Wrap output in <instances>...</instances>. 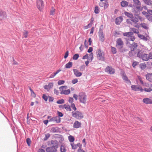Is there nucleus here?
Wrapping results in <instances>:
<instances>
[{
	"label": "nucleus",
	"instance_id": "f257e3e1",
	"mask_svg": "<svg viewBox=\"0 0 152 152\" xmlns=\"http://www.w3.org/2000/svg\"><path fill=\"white\" fill-rule=\"evenodd\" d=\"M124 42L121 38L117 39L116 42V46L119 51L121 53H124L126 50V49L123 48Z\"/></svg>",
	"mask_w": 152,
	"mask_h": 152
},
{
	"label": "nucleus",
	"instance_id": "f03ea898",
	"mask_svg": "<svg viewBox=\"0 0 152 152\" xmlns=\"http://www.w3.org/2000/svg\"><path fill=\"white\" fill-rule=\"evenodd\" d=\"M137 56L145 61L148 60V54L145 53L143 50H138L137 53Z\"/></svg>",
	"mask_w": 152,
	"mask_h": 152
},
{
	"label": "nucleus",
	"instance_id": "7ed1b4c3",
	"mask_svg": "<svg viewBox=\"0 0 152 152\" xmlns=\"http://www.w3.org/2000/svg\"><path fill=\"white\" fill-rule=\"evenodd\" d=\"M78 99L80 102L85 104L87 101V96L85 93L80 92L78 95Z\"/></svg>",
	"mask_w": 152,
	"mask_h": 152
},
{
	"label": "nucleus",
	"instance_id": "20e7f679",
	"mask_svg": "<svg viewBox=\"0 0 152 152\" xmlns=\"http://www.w3.org/2000/svg\"><path fill=\"white\" fill-rule=\"evenodd\" d=\"M72 116L78 119H80L83 117V114L80 111H77L72 112Z\"/></svg>",
	"mask_w": 152,
	"mask_h": 152
},
{
	"label": "nucleus",
	"instance_id": "39448f33",
	"mask_svg": "<svg viewBox=\"0 0 152 152\" xmlns=\"http://www.w3.org/2000/svg\"><path fill=\"white\" fill-rule=\"evenodd\" d=\"M124 13L126 16L131 18V20L133 22L137 23L138 22L139 20L136 18V17H134L132 13L126 12H124Z\"/></svg>",
	"mask_w": 152,
	"mask_h": 152
},
{
	"label": "nucleus",
	"instance_id": "423d86ee",
	"mask_svg": "<svg viewBox=\"0 0 152 152\" xmlns=\"http://www.w3.org/2000/svg\"><path fill=\"white\" fill-rule=\"evenodd\" d=\"M96 55L99 59L101 61H104L105 59L104 56V53L100 49L97 50L96 52Z\"/></svg>",
	"mask_w": 152,
	"mask_h": 152
},
{
	"label": "nucleus",
	"instance_id": "0eeeda50",
	"mask_svg": "<svg viewBox=\"0 0 152 152\" xmlns=\"http://www.w3.org/2000/svg\"><path fill=\"white\" fill-rule=\"evenodd\" d=\"M132 90L134 91H140L141 92H142L143 91V90L140 86H137L136 85H132L131 86Z\"/></svg>",
	"mask_w": 152,
	"mask_h": 152
},
{
	"label": "nucleus",
	"instance_id": "6e6552de",
	"mask_svg": "<svg viewBox=\"0 0 152 152\" xmlns=\"http://www.w3.org/2000/svg\"><path fill=\"white\" fill-rule=\"evenodd\" d=\"M105 72L111 75L115 73V70L111 66H107L105 69Z\"/></svg>",
	"mask_w": 152,
	"mask_h": 152
},
{
	"label": "nucleus",
	"instance_id": "1a4fd4ad",
	"mask_svg": "<svg viewBox=\"0 0 152 152\" xmlns=\"http://www.w3.org/2000/svg\"><path fill=\"white\" fill-rule=\"evenodd\" d=\"M99 36L100 40L102 42L104 40V37L103 34V30L100 29L99 31Z\"/></svg>",
	"mask_w": 152,
	"mask_h": 152
},
{
	"label": "nucleus",
	"instance_id": "9d476101",
	"mask_svg": "<svg viewBox=\"0 0 152 152\" xmlns=\"http://www.w3.org/2000/svg\"><path fill=\"white\" fill-rule=\"evenodd\" d=\"M138 37L141 39H143V40L146 41L148 40H149L150 39V37L149 36L147 35V34L145 35V36H144L142 35L138 34Z\"/></svg>",
	"mask_w": 152,
	"mask_h": 152
},
{
	"label": "nucleus",
	"instance_id": "9b49d317",
	"mask_svg": "<svg viewBox=\"0 0 152 152\" xmlns=\"http://www.w3.org/2000/svg\"><path fill=\"white\" fill-rule=\"evenodd\" d=\"M37 6L38 8L41 10L42 8L43 7V1L40 0H37Z\"/></svg>",
	"mask_w": 152,
	"mask_h": 152
},
{
	"label": "nucleus",
	"instance_id": "f8f14e48",
	"mask_svg": "<svg viewBox=\"0 0 152 152\" xmlns=\"http://www.w3.org/2000/svg\"><path fill=\"white\" fill-rule=\"evenodd\" d=\"M121 76L123 79L128 84L130 85L131 83L130 80L128 79V77L126 75L125 73H124L121 75Z\"/></svg>",
	"mask_w": 152,
	"mask_h": 152
},
{
	"label": "nucleus",
	"instance_id": "ddd939ff",
	"mask_svg": "<svg viewBox=\"0 0 152 152\" xmlns=\"http://www.w3.org/2000/svg\"><path fill=\"white\" fill-rule=\"evenodd\" d=\"M73 71L74 75L76 77H80L82 75V73L79 72L77 69H74Z\"/></svg>",
	"mask_w": 152,
	"mask_h": 152
},
{
	"label": "nucleus",
	"instance_id": "4468645a",
	"mask_svg": "<svg viewBox=\"0 0 152 152\" xmlns=\"http://www.w3.org/2000/svg\"><path fill=\"white\" fill-rule=\"evenodd\" d=\"M123 20V18L122 16L118 17L115 19V23L116 24L119 25Z\"/></svg>",
	"mask_w": 152,
	"mask_h": 152
},
{
	"label": "nucleus",
	"instance_id": "2eb2a0df",
	"mask_svg": "<svg viewBox=\"0 0 152 152\" xmlns=\"http://www.w3.org/2000/svg\"><path fill=\"white\" fill-rule=\"evenodd\" d=\"M145 77L147 80L150 82H152V74L148 73L146 75Z\"/></svg>",
	"mask_w": 152,
	"mask_h": 152
},
{
	"label": "nucleus",
	"instance_id": "dca6fc26",
	"mask_svg": "<svg viewBox=\"0 0 152 152\" xmlns=\"http://www.w3.org/2000/svg\"><path fill=\"white\" fill-rule=\"evenodd\" d=\"M61 129L57 127H54L51 128L50 132H60Z\"/></svg>",
	"mask_w": 152,
	"mask_h": 152
},
{
	"label": "nucleus",
	"instance_id": "f3484780",
	"mask_svg": "<svg viewBox=\"0 0 152 152\" xmlns=\"http://www.w3.org/2000/svg\"><path fill=\"white\" fill-rule=\"evenodd\" d=\"M53 83H50L48 85H46L44 86V88L47 90H49L50 88H52L53 86Z\"/></svg>",
	"mask_w": 152,
	"mask_h": 152
},
{
	"label": "nucleus",
	"instance_id": "a211bd4d",
	"mask_svg": "<svg viewBox=\"0 0 152 152\" xmlns=\"http://www.w3.org/2000/svg\"><path fill=\"white\" fill-rule=\"evenodd\" d=\"M143 102L146 104H151L152 103V100L148 98H145L143 99Z\"/></svg>",
	"mask_w": 152,
	"mask_h": 152
},
{
	"label": "nucleus",
	"instance_id": "6ab92c4d",
	"mask_svg": "<svg viewBox=\"0 0 152 152\" xmlns=\"http://www.w3.org/2000/svg\"><path fill=\"white\" fill-rule=\"evenodd\" d=\"M46 151L47 152H55L56 151L55 148L53 147H50L46 148Z\"/></svg>",
	"mask_w": 152,
	"mask_h": 152
},
{
	"label": "nucleus",
	"instance_id": "aec40b11",
	"mask_svg": "<svg viewBox=\"0 0 152 152\" xmlns=\"http://www.w3.org/2000/svg\"><path fill=\"white\" fill-rule=\"evenodd\" d=\"M137 47V43L135 42H133L131 45L130 46L131 50L132 51H134V50L136 49Z\"/></svg>",
	"mask_w": 152,
	"mask_h": 152
},
{
	"label": "nucleus",
	"instance_id": "412c9836",
	"mask_svg": "<svg viewBox=\"0 0 152 152\" xmlns=\"http://www.w3.org/2000/svg\"><path fill=\"white\" fill-rule=\"evenodd\" d=\"M81 123L76 121L74 123V127L75 128H78L81 126Z\"/></svg>",
	"mask_w": 152,
	"mask_h": 152
},
{
	"label": "nucleus",
	"instance_id": "4be33fe9",
	"mask_svg": "<svg viewBox=\"0 0 152 152\" xmlns=\"http://www.w3.org/2000/svg\"><path fill=\"white\" fill-rule=\"evenodd\" d=\"M128 2L125 1H122L121 3V6L124 7H126L128 6Z\"/></svg>",
	"mask_w": 152,
	"mask_h": 152
},
{
	"label": "nucleus",
	"instance_id": "5701e85b",
	"mask_svg": "<svg viewBox=\"0 0 152 152\" xmlns=\"http://www.w3.org/2000/svg\"><path fill=\"white\" fill-rule=\"evenodd\" d=\"M70 93V91L69 89H68L67 90H65V91H62L60 92V94H65L68 95Z\"/></svg>",
	"mask_w": 152,
	"mask_h": 152
},
{
	"label": "nucleus",
	"instance_id": "b1692460",
	"mask_svg": "<svg viewBox=\"0 0 152 152\" xmlns=\"http://www.w3.org/2000/svg\"><path fill=\"white\" fill-rule=\"evenodd\" d=\"M144 3L147 5L151 6L152 5V1L151 0H142Z\"/></svg>",
	"mask_w": 152,
	"mask_h": 152
},
{
	"label": "nucleus",
	"instance_id": "393cba45",
	"mask_svg": "<svg viewBox=\"0 0 152 152\" xmlns=\"http://www.w3.org/2000/svg\"><path fill=\"white\" fill-rule=\"evenodd\" d=\"M63 107L67 111H71L72 110L70 106L68 105L64 104L63 105Z\"/></svg>",
	"mask_w": 152,
	"mask_h": 152
},
{
	"label": "nucleus",
	"instance_id": "a878e982",
	"mask_svg": "<svg viewBox=\"0 0 152 152\" xmlns=\"http://www.w3.org/2000/svg\"><path fill=\"white\" fill-rule=\"evenodd\" d=\"M72 66V62H69L66 64L65 65V67L66 68L69 69L71 68Z\"/></svg>",
	"mask_w": 152,
	"mask_h": 152
},
{
	"label": "nucleus",
	"instance_id": "bb28decb",
	"mask_svg": "<svg viewBox=\"0 0 152 152\" xmlns=\"http://www.w3.org/2000/svg\"><path fill=\"white\" fill-rule=\"evenodd\" d=\"M133 34V33L132 32H125L123 33V35L124 36L128 37H129L131 35Z\"/></svg>",
	"mask_w": 152,
	"mask_h": 152
},
{
	"label": "nucleus",
	"instance_id": "cd10ccee",
	"mask_svg": "<svg viewBox=\"0 0 152 152\" xmlns=\"http://www.w3.org/2000/svg\"><path fill=\"white\" fill-rule=\"evenodd\" d=\"M61 118L58 116H56L55 117V122L57 123H59L60 122Z\"/></svg>",
	"mask_w": 152,
	"mask_h": 152
},
{
	"label": "nucleus",
	"instance_id": "c85d7f7f",
	"mask_svg": "<svg viewBox=\"0 0 152 152\" xmlns=\"http://www.w3.org/2000/svg\"><path fill=\"white\" fill-rule=\"evenodd\" d=\"M133 2L136 5V6L137 5H141V3L139 0H133Z\"/></svg>",
	"mask_w": 152,
	"mask_h": 152
},
{
	"label": "nucleus",
	"instance_id": "c756f323",
	"mask_svg": "<svg viewBox=\"0 0 152 152\" xmlns=\"http://www.w3.org/2000/svg\"><path fill=\"white\" fill-rule=\"evenodd\" d=\"M140 66L141 69L144 70L146 68V65L145 63H142L140 64Z\"/></svg>",
	"mask_w": 152,
	"mask_h": 152
},
{
	"label": "nucleus",
	"instance_id": "7c9ffc66",
	"mask_svg": "<svg viewBox=\"0 0 152 152\" xmlns=\"http://www.w3.org/2000/svg\"><path fill=\"white\" fill-rule=\"evenodd\" d=\"M130 31H132L134 33L137 34L139 33L138 30L134 28H130Z\"/></svg>",
	"mask_w": 152,
	"mask_h": 152
},
{
	"label": "nucleus",
	"instance_id": "2f4dec72",
	"mask_svg": "<svg viewBox=\"0 0 152 152\" xmlns=\"http://www.w3.org/2000/svg\"><path fill=\"white\" fill-rule=\"evenodd\" d=\"M55 13V10L53 7H52L50 11V15H53Z\"/></svg>",
	"mask_w": 152,
	"mask_h": 152
},
{
	"label": "nucleus",
	"instance_id": "473e14b6",
	"mask_svg": "<svg viewBox=\"0 0 152 152\" xmlns=\"http://www.w3.org/2000/svg\"><path fill=\"white\" fill-rule=\"evenodd\" d=\"M68 139L70 142H73L75 140V138L74 137L71 135H70L68 137Z\"/></svg>",
	"mask_w": 152,
	"mask_h": 152
},
{
	"label": "nucleus",
	"instance_id": "72a5a7b5",
	"mask_svg": "<svg viewBox=\"0 0 152 152\" xmlns=\"http://www.w3.org/2000/svg\"><path fill=\"white\" fill-rule=\"evenodd\" d=\"M67 88V86H62L59 88V89L61 92L65 91Z\"/></svg>",
	"mask_w": 152,
	"mask_h": 152
},
{
	"label": "nucleus",
	"instance_id": "f704fd0d",
	"mask_svg": "<svg viewBox=\"0 0 152 152\" xmlns=\"http://www.w3.org/2000/svg\"><path fill=\"white\" fill-rule=\"evenodd\" d=\"M139 64V62L135 61H133L132 62V66L134 68H135V66Z\"/></svg>",
	"mask_w": 152,
	"mask_h": 152
},
{
	"label": "nucleus",
	"instance_id": "c9c22d12",
	"mask_svg": "<svg viewBox=\"0 0 152 152\" xmlns=\"http://www.w3.org/2000/svg\"><path fill=\"white\" fill-rule=\"evenodd\" d=\"M134 51H131L129 52V55L130 57H132L134 55L135 53L134 52Z\"/></svg>",
	"mask_w": 152,
	"mask_h": 152
},
{
	"label": "nucleus",
	"instance_id": "e433bc0d",
	"mask_svg": "<svg viewBox=\"0 0 152 152\" xmlns=\"http://www.w3.org/2000/svg\"><path fill=\"white\" fill-rule=\"evenodd\" d=\"M100 11L99 9V7L96 6L95 7L94 9V12L96 14H98L99 13Z\"/></svg>",
	"mask_w": 152,
	"mask_h": 152
},
{
	"label": "nucleus",
	"instance_id": "4c0bfd02",
	"mask_svg": "<svg viewBox=\"0 0 152 152\" xmlns=\"http://www.w3.org/2000/svg\"><path fill=\"white\" fill-rule=\"evenodd\" d=\"M78 144H80V143L77 144V145H75L74 143H72L71 144V145L72 146V148L73 149H76L77 147V145Z\"/></svg>",
	"mask_w": 152,
	"mask_h": 152
},
{
	"label": "nucleus",
	"instance_id": "58836bf2",
	"mask_svg": "<svg viewBox=\"0 0 152 152\" xmlns=\"http://www.w3.org/2000/svg\"><path fill=\"white\" fill-rule=\"evenodd\" d=\"M60 151L61 152H65L66 150L65 149V147L63 145H61L60 148Z\"/></svg>",
	"mask_w": 152,
	"mask_h": 152
},
{
	"label": "nucleus",
	"instance_id": "ea45409f",
	"mask_svg": "<svg viewBox=\"0 0 152 152\" xmlns=\"http://www.w3.org/2000/svg\"><path fill=\"white\" fill-rule=\"evenodd\" d=\"M26 142L28 146H30L31 142L30 139L29 138H27L26 140Z\"/></svg>",
	"mask_w": 152,
	"mask_h": 152
},
{
	"label": "nucleus",
	"instance_id": "a19ab883",
	"mask_svg": "<svg viewBox=\"0 0 152 152\" xmlns=\"http://www.w3.org/2000/svg\"><path fill=\"white\" fill-rule=\"evenodd\" d=\"M79 57V55L78 54H75L73 56V59L74 60H77Z\"/></svg>",
	"mask_w": 152,
	"mask_h": 152
},
{
	"label": "nucleus",
	"instance_id": "79ce46f5",
	"mask_svg": "<svg viewBox=\"0 0 152 152\" xmlns=\"http://www.w3.org/2000/svg\"><path fill=\"white\" fill-rule=\"evenodd\" d=\"M65 83V81L64 80H58L57 82L58 84V85H61L62 84H63Z\"/></svg>",
	"mask_w": 152,
	"mask_h": 152
},
{
	"label": "nucleus",
	"instance_id": "37998d69",
	"mask_svg": "<svg viewBox=\"0 0 152 152\" xmlns=\"http://www.w3.org/2000/svg\"><path fill=\"white\" fill-rule=\"evenodd\" d=\"M111 51L114 54L116 53L117 51L115 48L111 46Z\"/></svg>",
	"mask_w": 152,
	"mask_h": 152
},
{
	"label": "nucleus",
	"instance_id": "c03bdc74",
	"mask_svg": "<svg viewBox=\"0 0 152 152\" xmlns=\"http://www.w3.org/2000/svg\"><path fill=\"white\" fill-rule=\"evenodd\" d=\"M27 122L28 124H29L31 121H32V120L29 118L28 117V113L27 114Z\"/></svg>",
	"mask_w": 152,
	"mask_h": 152
},
{
	"label": "nucleus",
	"instance_id": "a18cd8bd",
	"mask_svg": "<svg viewBox=\"0 0 152 152\" xmlns=\"http://www.w3.org/2000/svg\"><path fill=\"white\" fill-rule=\"evenodd\" d=\"M143 90L145 91V92H150L151 91H152V89L150 88H145L143 89Z\"/></svg>",
	"mask_w": 152,
	"mask_h": 152
},
{
	"label": "nucleus",
	"instance_id": "49530a36",
	"mask_svg": "<svg viewBox=\"0 0 152 152\" xmlns=\"http://www.w3.org/2000/svg\"><path fill=\"white\" fill-rule=\"evenodd\" d=\"M64 100L63 99L58 100L56 102V103L58 104H62L64 103Z\"/></svg>",
	"mask_w": 152,
	"mask_h": 152
},
{
	"label": "nucleus",
	"instance_id": "de8ad7c7",
	"mask_svg": "<svg viewBox=\"0 0 152 152\" xmlns=\"http://www.w3.org/2000/svg\"><path fill=\"white\" fill-rule=\"evenodd\" d=\"M136 8L138 10L142 11L143 9V7L141 6V5H137L136 6Z\"/></svg>",
	"mask_w": 152,
	"mask_h": 152
},
{
	"label": "nucleus",
	"instance_id": "09e8293b",
	"mask_svg": "<svg viewBox=\"0 0 152 152\" xmlns=\"http://www.w3.org/2000/svg\"><path fill=\"white\" fill-rule=\"evenodd\" d=\"M73 109L74 111H76L77 110V108L76 107L74 103H72L71 104L70 107Z\"/></svg>",
	"mask_w": 152,
	"mask_h": 152
},
{
	"label": "nucleus",
	"instance_id": "8fccbe9b",
	"mask_svg": "<svg viewBox=\"0 0 152 152\" xmlns=\"http://www.w3.org/2000/svg\"><path fill=\"white\" fill-rule=\"evenodd\" d=\"M135 37L134 36H132V35L130 36L129 37V40H131L132 41H134L135 39Z\"/></svg>",
	"mask_w": 152,
	"mask_h": 152
},
{
	"label": "nucleus",
	"instance_id": "3c124183",
	"mask_svg": "<svg viewBox=\"0 0 152 152\" xmlns=\"http://www.w3.org/2000/svg\"><path fill=\"white\" fill-rule=\"evenodd\" d=\"M141 27H142L143 28L147 29L148 28L146 26V24L144 23H141L140 24Z\"/></svg>",
	"mask_w": 152,
	"mask_h": 152
},
{
	"label": "nucleus",
	"instance_id": "603ef678",
	"mask_svg": "<svg viewBox=\"0 0 152 152\" xmlns=\"http://www.w3.org/2000/svg\"><path fill=\"white\" fill-rule=\"evenodd\" d=\"M146 18L149 21H152V16L149 15L146 16Z\"/></svg>",
	"mask_w": 152,
	"mask_h": 152
},
{
	"label": "nucleus",
	"instance_id": "864d4df0",
	"mask_svg": "<svg viewBox=\"0 0 152 152\" xmlns=\"http://www.w3.org/2000/svg\"><path fill=\"white\" fill-rule=\"evenodd\" d=\"M93 54L92 53H91L89 56H88V58H89L90 60H91L92 61L93 58Z\"/></svg>",
	"mask_w": 152,
	"mask_h": 152
},
{
	"label": "nucleus",
	"instance_id": "5fc2aeb1",
	"mask_svg": "<svg viewBox=\"0 0 152 152\" xmlns=\"http://www.w3.org/2000/svg\"><path fill=\"white\" fill-rule=\"evenodd\" d=\"M45 138H44V140H47L50 137V134H45Z\"/></svg>",
	"mask_w": 152,
	"mask_h": 152
},
{
	"label": "nucleus",
	"instance_id": "6e6d98bb",
	"mask_svg": "<svg viewBox=\"0 0 152 152\" xmlns=\"http://www.w3.org/2000/svg\"><path fill=\"white\" fill-rule=\"evenodd\" d=\"M42 98L45 101H47L48 99V96L45 94L43 95Z\"/></svg>",
	"mask_w": 152,
	"mask_h": 152
},
{
	"label": "nucleus",
	"instance_id": "4d7b16f0",
	"mask_svg": "<svg viewBox=\"0 0 152 152\" xmlns=\"http://www.w3.org/2000/svg\"><path fill=\"white\" fill-rule=\"evenodd\" d=\"M91 61L92 60H90L89 58H88L87 61L85 62V64L87 66H88L89 63L90 62H91Z\"/></svg>",
	"mask_w": 152,
	"mask_h": 152
},
{
	"label": "nucleus",
	"instance_id": "13d9d810",
	"mask_svg": "<svg viewBox=\"0 0 152 152\" xmlns=\"http://www.w3.org/2000/svg\"><path fill=\"white\" fill-rule=\"evenodd\" d=\"M78 81V80L77 78H75L72 81V83L73 84H75L77 83Z\"/></svg>",
	"mask_w": 152,
	"mask_h": 152
},
{
	"label": "nucleus",
	"instance_id": "bf43d9fd",
	"mask_svg": "<svg viewBox=\"0 0 152 152\" xmlns=\"http://www.w3.org/2000/svg\"><path fill=\"white\" fill-rule=\"evenodd\" d=\"M28 34V32L27 31H25L24 33H23V35L24 37L26 38L27 37Z\"/></svg>",
	"mask_w": 152,
	"mask_h": 152
},
{
	"label": "nucleus",
	"instance_id": "052dcab7",
	"mask_svg": "<svg viewBox=\"0 0 152 152\" xmlns=\"http://www.w3.org/2000/svg\"><path fill=\"white\" fill-rule=\"evenodd\" d=\"M104 9H107L108 7L109 4L107 2L106 3H104Z\"/></svg>",
	"mask_w": 152,
	"mask_h": 152
},
{
	"label": "nucleus",
	"instance_id": "680f3d73",
	"mask_svg": "<svg viewBox=\"0 0 152 152\" xmlns=\"http://www.w3.org/2000/svg\"><path fill=\"white\" fill-rule=\"evenodd\" d=\"M73 101H74V99L73 98L71 97H69V103H71V104L73 103Z\"/></svg>",
	"mask_w": 152,
	"mask_h": 152
},
{
	"label": "nucleus",
	"instance_id": "e2e57ef3",
	"mask_svg": "<svg viewBox=\"0 0 152 152\" xmlns=\"http://www.w3.org/2000/svg\"><path fill=\"white\" fill-rule=\"evenodd\" d=\"M85 69V66L84 65L81 66L80 67V71H83Z\"/></svg>",
	"mask_w": 152,
	"mask_h": 152
},
{
	"label": "nucleus",
	"instance_id": "0e129e2a",
	"mask_svg": "<svg viewBox=\"0 0 152 152\" xmlns=\"http://www.w3.org/2000/svg\"><path fill=\"white\" fill-rule=\"evenodd\" d=\"M57 114H58V116L59 117H62L63 116V113H62L60 112L59 111H58Z\"/></svg>",
	"mask_w": 152,
	"mask_h": 152
},
{
	"label": "nucleus",
	"instance_id": "69168bd1",
	"mask_svg": "<svg viewBox=\"0 0 152 152\" xmlns=\"http://www.w3.org/2000/svg\"><path fill=\"white\" fill-rule=\"evenodd\" d=\"M148 57L149 59H152V53H150L149 54H148Z\"/></svg>",
	"mask_w": 152,
	"mask_h": 152
},
{
	"label": "nucleus",
	"instance_id": "338daca9",
	"mask_svg": "<svg viewBox=\"0 0 152 152\" xmlns=\"http://www.w3.org/2000/svg\"><path fill=\"white\" fill-rule=\"evenodd\" d=\"M138 78V79H139V81H140V83H141L142 85H143L144 83H143V81L142 80L141 77H139Z\"/></svg>",
	"mask_w": 152,
	"mask_h": 152
},
{
	"label": "nucleus",
	"instance_id": "774afa93",
	"mask_svg": "<svg viewBox=\"0 0 152 152\" xmlns=\"http://www.w3.org/2000/svg\"><path fill=\"white\" fill-rule=\"evenodd\" d=\"M68 54H69V51H67L65 53V55L64 56V58H66L68 56Z\"/></svg>",
	"mask_w": 152,
	"mask_h": 152
}]
</instances>
